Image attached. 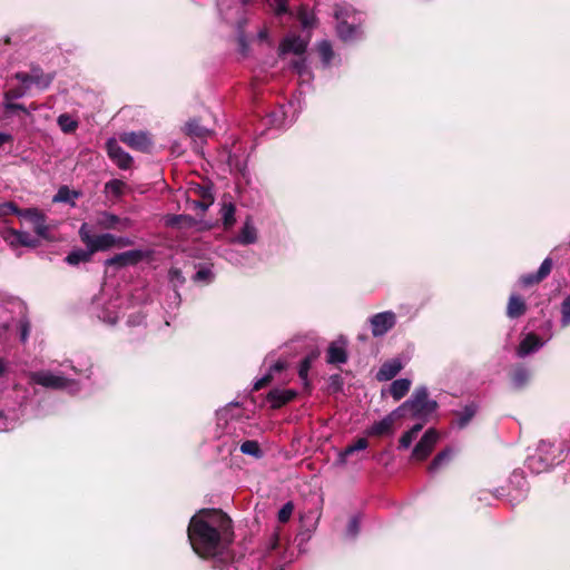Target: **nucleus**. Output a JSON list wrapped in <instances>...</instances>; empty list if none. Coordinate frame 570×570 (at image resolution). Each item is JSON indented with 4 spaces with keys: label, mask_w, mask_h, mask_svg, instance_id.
Masks as SVG:
<instances>
[{
    "label": "nucleus",
    "mask_w": 570,
    "mask_h": 570,
    "mask_svg": "<svg viewBox=\"0 0 570 570\" xmlns=\"http://www.w3.org/2000/svg\"><path fill=\"white\" fill-rule=\"evenodd\" d=\"M397 417H401L400 413H395V410L384 416L382 420L374 422L366 431L367 435L381 436L391 434L393 431L394 422Z\"/></svg>",
    "instance_id": "nucleus-17"
},
{
    "label": "nucleus",
    "mask_w": 570,
    "mask_h": 570,
    "mask_svg": "<svg viewBox=\"0 0 570 570\" xmlns=\"http://www.w3.org/2000/svg\"><path fill=\"white\" fill-rule=\"evenodd\" d=\"M118 307L117 299H109L108 302L105 298V295L101 294L96 296L92 299V311L96 316L109 325H115L118 320V312L116 308Z\"/></svg>",
    "instance_id": "nucleus-10"
},
{
    "label": "nucleus",
    "mask_w": 570,
    "mask_h": 570,
    "mask_svg": "<svg viewBox=\"0 0 570 570\" xmlns=\"http://www.w3.org/2000/svg\"><path fill=\"white\" fill-rule=\"evenodd\" d=\"M560 325L567 327L570 325V295H568L560 305Z\"/></svg>",
    "instance_id": "nucleus-40"
},
{
    "label": "nucleus",
    "mask_w": 570,
    "mask_h": 570,
    "mask_svg": "<svg viewBox=\"0 0 570 570\" xmlns=\"http://www.w3.org/2000/svg\"><path fill=\"white\" fill-rule=\"evenodd\" d=\"M19 330H20V341L26 343L28 341L30 334V323L23 317L19 321Z\"/></svg>",
    "instance_id": "nucleus-51"
},
{
    "label": "nucleus",
    "mask_w": 570,
    "mask_h": 570,
    "mask_svg": "<svg viewBox=\"0 0 570 570\" xmlns=\"http://www.w3.org/2000/svg\"><path fill=\"white\" fill-rule=\"evenodd\" d=\"M286 366V363L283 362V361H277L275 364L271 365L269 367V371L268 373H266L264 376H262L261 379L256 380L254 382V390H261L263 389L264 386H266L269 381L272 380V374L275 373V372H281L285 368Z\"/></svg>",
    "instance_id": "nucleus-33"
},
{
    "label": "nucleus",
    "mask_w": 570,
    "mask_h": 570,
    "mask_svg": "<svg viewBox=\"0 0 570 570\" xmlns=\"http://www.w3.org/2000/svg\"><path fill=\"white\" fill-rule=\"evenodd\" d=\"M81 196L80 191L72 190L67 186H62L58 189L57 194L53 196L55 203H66L75 206V200Z\"/></svg>",
    "instance_id": "nucleus-29"
},
{
    "label": "nucleus",
    "mask_w": 570,
    "mask_h": 570,
    "mask_svg": "<svg viewBox=\"0 0 570 570\" xmlns=\"http://www.w3.org/2000/svg\"><path fill=\"white\" fill-rule=\"evenodd\" d=\"M96 226L101 229L126 230L131 226V220L121 218L110 212H100L96 218Z\"/></svg>",
    "instance_id": "nucleus-13"
},
{
    "label": "nucleus",
    "mask_w": 570,
    "mask_h": 570,
    "mask_svg": "<svg viewBox=\"0 0 570 570\" xmlns=\"http://www.w3.org/2000/svg\"><path fill=\"white\" fill-rule=\"evenodd\" d=\"M32 383L41 385L47 389L66 390L71 394L80 391V383L73 379L65 376L61 372L55 373L51 371H36L29 374Z\"/></svg>",
    "instance_id": "nucleus-6"
},
{
    "label": "nucleus",
    "mask_w": 570,
    "mask_h": 570,
    "mask_svg": "<svg viewBox=\"0 0 570 570\" xmlns=\"http://www.w3.org/2000/svg\"><path fill=\"white\" fill-rule=\"evenodd\" d=\"M10 299H11V297L9 295L0 292V306L9 303Z\"/></svg>",
    "instance_id": "nucleus-62"
},
{
    "label": "nucleus",
    "mask_w": 570,
    "mask_h": 570,
    "mask_svg": "<svg viewBox=\"0 0 570 570\" xmlns=\"http://www.w3.org/2000/svg\"><path fill=\"white\" fill-rule=\"evenodd\" d=\"M275 11H276L277 14L286 13L287 12V4H286V2L283 1V0H278L277 3H276Z\"/></svg>",
    "instance_id": "nucleus-60"
},
{
    "label": "nucleus",
    "mask_w": 570,
    "mask_h": 570,
    "mask_svg": "<svg viewBox=\"0 0 570 570\" xmlns=\"http://www.w3.org/2000/svg\"><path fill=\"white\" fill-rule=\"evenodd\" d=\"M22 210L23 209H19L11 202H7V203L0 204V216H7V215H10V214H16L17 216L20 217V214L22 213Z\"/></svg>",
    "instance_id": "nucleus-47"
},
{
    "label": "nucleus",
    "mask_w": 570,
    "mask_h": 570,
    "mask_svg": "<svg viewBox=\"0 0 570 570\" xmlns=\"http://www.w3.org/2000/svg\"><path fill=\"white\" fill-rule=\"evenodd\" d=\"M452 456V451L450 449H445L441 451L429 465V472L435 473L441 469L444 464H446Z\"/></svg>",
    "instance_id": "nucleus-36"
},
{
    "label": "nucleus",
    "mask_w": 570,
    "mask_h": 570,
    "mask_svg": "<svg viewBox=\"0 0 570 570\" xmlns=\"http://www.w3.org/2000/svg\"><path fill=\"white\" fill-rule=\"evenodd\" d=\"M257 240V229L250 218H247L244 223L238 235L234 238V242L240 245H250Z\"/></svg>",
    "instance_id": "nucleus-23"
},
{
    "label": "nucleus",
    "mask_w": 570,
    "mask_h": 570,
    "mask_svg": "<svg viewBox=\"0 0 570 570\" xmlns=\"http://www.w3.org/2000/svg\"><path fill=\"white\" fill-rule=\"evenodd\" d=\"M301 24L304 29L312 28L315 23V17L313 13L307 12L305 9H301L298 13Z\"/></svg>",
    "instance_id": "nucleus-44"
},
{
    "label": "nucleus",
    "mask_w": 570,
    "mask_h": 570,
    "mask_svg": "<svg viewBox=\"0 0 570 570\" xmlns=\"http://www.w3.org/2000/svg\"><path fill=\"white\" fill-rule=\"evenodd\" d=\"M439 440V433L434 429L425 431L421 440L414 446L412 456L419 461L425 460L433 451Z\"/></svg>",
    "instance_id": "nucleus-12"
},
{
    "label": "nucleus",
    "mask_w": 570,
    "mask_h": 570,
    "mask_svg": "<svg viewBox=\"0 0 570 570\" xmlns=\"http://www.w3.org/2000/svg\"><path fill=\"white\" fill-rule=\"evenodd\" d=\"M297 392L292 389H274L269 391L267 400L272 407L277 409L294 400Z\"/></svg>",
    "instance_id": "nucleus-20"
},
{
    "label": "nucleus",
    "mask_w": 570,
    "mask_h": 570,
    "mask_svg": "<svg viewBox=\"0 0 570 570\" xmlns=\"http://www.w3.org/2000/svg\"><path fill=\"white\" fill-rule=\"evenodd\" d=\"M299 101L289 100L282 105L279 110L271 112L267 116V124L277 129H284L292 125L299 112Z\"/></svg>",
    "instance_id": "nucleus-8"
},
{
    "label": "nucleus",
    "mask_w": 570,
    "mask_h": 570,
    "mask_svg": "<svg viewBox=\"0 0 570 570\" xmlns=\"http://www.w3.org/2000/svg\"><path fill=\"white\" fill-rule=\"evenodd\" d=\"M334 17L336 19V32L341 40L348 42L362 37V12L356 11L347 3H337L335 4Z\"/></svg>",
    "instance_id": "nucleus-3"
},
{
    "label": "nucleus",
    "mask_w": 570,
    "mask_h": 570,
    "mask_svg": "<svg viewBox=\"0 0 570 570\" xmlns=\"http://www.w3.org/2000/svg\"><path fill=\"white\" fill-rule=\"evenodd\" d=\"M134 244V240L128 236H115V247H128Z\"/></svg>",
    "instance_id": "nucleus-57"
},
{
    "label": "nucleus",
    "mask_w": 570,
    "mask_h": 570,
    "mask_svg": "<svg viewBox=\"0 0 570 570\" xmlns=\"http://www.w3.org/2000/svg\"><path fill=\"white\" fill-rule=\"evenodd\" d=\"M124 187V181L119 179H111L105 185V191L110 193L115 196H120L122 194Z\"/></svg>",
    "instance_id": "nucleus-42"
},
{
    "label": "nucleus",
    "mask_w": 570,
    "mask_h": 570,
    "mask_svg": "<svg viewBox=\"0 0 570 570\" xmlns=\"http://www.w3.org/2000/svg\"><path fill=\"white\" fill-rule=\"evenodd\" d=\"M240 452L246 455L259 459L263 456V452L257 441L248 440L240 444Z\"/></svg>",
    "instance_id": "nucleus-38"
},
{
    "label": "nucleus",
    "mask_w": 570,
    "mask_h": 570,
    "mask_svg": "<svg viewBox=\"0 0 570 570\" xmlns=\"http://www.w3.org/2000/svg\"><path fill=\"white\" fill-rule=\"evenodd\" d=\"M144 252L141 249L127 250L105 261L106 266L125 267L128 265H135L144 258Z\"/></svg>",
    "instance_id": "nucleus-16"
},
{
    "label": "nucleus",
    "mask_w": 570,
    "mask_h": 570,
    "mask_svg": "<svg viewBox=\"0 0 570 570\" xmlns=\"http://www.w3.org/2000/svg\"><path fill=\"white\" fill-rule=\"evenodd\" d=\"M120 140L134 149L146 151L151 147V140L146 132H124Z\"/></svg>",
    "instance_id": "nucleus-18"
},
{
    "label": "nucleus",
    "mask_w": 570,
    "mask_h": 570,
    "mask_svg": "<svg viewBox=\"0 0 570 570\" xmlns=\"http://www.w3.org/2000/svg\"><path fill=\"white\" fill-rule=\"evenodd\" d=\"M360 531V518L357 515H354L347 525L346 529V535L350 538H355Z\"/></svg>",
    "instance_id": "nucleus-50"
},
{
    "label": "nucleus",
    "mask_w": 570,
    "mask_h": 570,
    "mask_svg": "<svg viewBox=\"0 0 570 570\" xmlns=\"http://www.w3.org/2000/svg\"><path fill=\"white\" fill-rule=\"evenodd\" d=\"M57 122L65 134H71L78 128V121L68 114L60 115Z\"/></svg>",
    "instance_id": "nucleus-37"
},
{
    "label": "nucleus",
    "mask_w": 570,
    "mask_h": 570,
    "mask_svg": "<svg viewBox=\"0 0 570 570\" xmlns=\"http://www.w3.org/2000/svg\"><path fill=\"white\" fill-rule=\"evenodd\" d=\"M423 429V423L414 424L409 431L402 434L399 441L400 449H407L417 438L419 432Z\"/></svg>",
    "instance_id": "nucleus-34"
},
{
    "label": "nucleus",
    "mask_w": 570,
    "mask_h": 570,
    "mask_svg": "<svg viewBox=\"0 0 570 570\" xmlns=\"http://www.w3.org/2000/svg\"><path fill=\"white\" fill-rule=\"evenodd\" d=\"M14 426L16 423L0 411V432L12 430Z\"/></svg>",
    "instance_id": "nucleus-55"
},
{
    "label": "nucleus",
    "mask_w": 570,
    "mask_h": 570,
    "mask_svg": "<svg viewBox=\"0 0 570 570\" xmlns=\"http://www.w3.org/2000/svg\"><path fill=\"white\" fill-rule=\"evenodd\" d=\"M168 278L174 287H177L184 284L185 282V277L183 276V273L178 268H170L168 272Z\"/></svg>",
    "instance_id": "nucleus-48"
},
{
    "label": "nucleus",
    "mask_w": 570,
    "mask_h": 570,
    "mask_svg": "<svg viewBox=\"0 0 570 570\" xmlns=\"http://www.w3.org/2000/svg\"><path fill=\"white\" fill-rule=\"evenodd\" d=\"M186 132L190 137L200 138L204 139L212 135V131L203 126L199 125V122L195 119L188 121L186 124Z\"/></svg>",
    "instance_id": "nucleus-35"
},
{
    "label": "nucleus",
    "mask_w": 570,
    "mask_h": 570,
    "mask_svg": "<svg viewBox=\"0 0 570 570\" xmlns=\"http://www.w3.org/2000/svg\"><path fill=\"white\" fill-rule=\"evenodd\" d=\"M13 136L9 132H2L0 131V147H2L4 144L12 142Z\"/></svg>",
    "instance_id": "nucleus-59"
},
{
    "label": "nucleus",
    "mask_w": 570,
    "mask_h": 570,
    "mask_svg": "<svg viewBox=\"0 0 570 570\" xmlns=\"http://www.w3.org/2000/svg\"><path fill=\"white\" fill-rule=\"evenodd\" d=\"M312 362H313V357L308 355L301 361L299 366H298V376L302 380L304 386H306V387L309 385L308 372L312 367Z\"/></svg>",
    "instance_id": "nucleus-39"
},
{
    "label": "nucleus",
    "mask_w": 570,
    "mask_h": 570,
    "mask_svg": "<svg viewBox=\"0 0 570 570\" xmlns=\"http://www.w3.org/2000/svg\"><path fill=\"white\" fill-rule=\"evenodd\" d=\"M8 364L4 360L0 358V376H2L7 371Z\"/></svg>",
    "instance_id": "nucleus-63"
},
{
    "label": "nucleus",
    "mask_w": 570,
    "mask_h": 570,
    "mask_svg": "<svg viewBox=\"0 0 570 570\" xmlns=\"http://www.w3.org/2000/svg\"><path fill=\"white\" fill-rule=\"evenodd\" d=\"M476 411H478V406L475 403L471 402V403L466 404L462 411L456 412L458 417L455 421V425L459 429L465 428L470 423V421L473 419Z\"/></svg>",
    "instance_id": "nucleus-27"
},
{
    "label": "nucleus",
    "mask_w": 570,
    "mask_h": 570,
    "mask_svg": "<svg viewBox=\"0 0 570 570\" xmlns=\"http://www.w3.org/2000/svg\"><path fill=\"white\" fill-rule=\"evenodd\" d=\"M28 89L21 85V88L9 89L4 92V101H12L14 99H19L26 95Z\"/></svg>",
    "instance_id": "nucleus-49"
},
{
    "label": "nucleus",
    "mask_w": 570,
    "mask_h": 570,
    "mask_svg": "<svg viewBox=\"0 0 570 570\" xmlns=\"http://www.w3.org/2000/svg\"><path fill=\"white\" fill-rule=\"evenodd\" d=\"M169 299L174 307H177L180 304V295L176 288L173 289L171 294L169 295Z\"/></svg>",
    "instance_id": "nucleus-58"
},
{
    "label": "nucleus",
    "mask_w": 570,
    "mask_h": 570,
    "mask_svg": "<svg viewBox=\"0 0 570 570\" xmlns=\"http://www.w3.org/2000/svg\"><path fill=\"white\" fill-rule=\"evenodd\" d=\"M367 446H368V442H367L366 439H364V438L358 439L354 444H351V445L346 446L343 451H341L338 453L337 462L340 464H345L346 463V459H347L348 455H351V454H353L354 452H357V451H363Z\"/></svg>",
    "instance_id": "nucleus-31"
},
{
    "label": "nucleus",
    "mask_w": 570,
    "mask_h": 570,
    "mask_svg": "<svg viewBox=\"0 0 570 570\" xmlns=\"http://www.w3.org/2000/svg\"><path fill=\"white\" fill-rule=\"evenodd\" d=\"M107 154L109 158L120 168L129 169L132 164V157L125 151L115 138H110L106 142Z\"/></svg>",
    "instance_id": "nucleus-15"
},
{
    "label": "nucleus",
    "mask_w": 570,
    "mask_h": 570,
    "mask_svg": "<svg viewBox=\"0 0 570 570\" xmlns=\"http://www.w3.org/2000/svg\"><path fill=\"white\" fill-rule=\"evenodd\" d=\"M238 41H239V45L242 47V51L245 52V50H246L245 37L244 36H239Z\"/></svg>",
    "instance_id": "nucleus-64"
},
{
    "label": "nucleus",
    "mask_w": 570,
    "mask_h": 570,
    "mask_svg": "<svg viewBox=\"0 0 570 570\" xmlns=\"http://www.w3.org/2000/svg\"><path fill=\"white\" fill-rule=\"evenodd\" d=\"M308 41L299 36H287L279 45L278 55L284 57L287 53H293L297 58L289 63L291 69L298 75L302 81H311L313 78L308 63L304 53L306 51Z\"/></svg>",
    "instance_id": "nucleus-4"
},
{
    "label": "nucleus",
    "mask_w": 570,
    "mask_h": 570,
    "mask_svg": "<svg viewBox=\"0 0 570 570\" xmlns=\"http://www.w3.org/2000/svg\"><path fill=\"white\" fill-rule=\"evenodd\" d=\"M541 282L540 279H537V274L535 273H531V274H527V275H523L520 277V284L524 287H528V286H531L533 284H537Z\"/></svg>",
    "instance_id": "nucleus-56"
},
{
    "label": "nucleus",
    "mask_w": 570,
    "mask_h": 570,
    "mask_svg": "<svg viewBox=\"0 0 570 570\" xmlns=\"http://www.w3.org/2000/svg\"><path fill=\"white\" fill-rule=\"evenodd\" d=\"M317 52L320 55L323 67H330L334 58V51L331 42L327 40L320 41L317 43Z\"/></svg>",
    "instance_id": "nucleus-32"
},
{
    "label": "nucleus",
    "mask_w": 570,
    "mask_h": 570,
    "mask_svg": "<svg viewBox=\"0 0 570 570\" xmlns=\"http://www.w3.org/2000/svg\"><path fill=\"white\" fill-rule=\"evenodd\" d=\"M142 318H144V317H142V316H140V315H138V316H137V320H136V318H134V316H130V317H129V320H128V324H129V325H139V324H141Z\"/></svg>",
    "instance_id": "nucleus-61"
},
{
    "label": "nucleus",
    "mask_w": 570,
    "mask_h": 570,
    "mask_svg": "<svg viewBox=\"0 0 570 570\" xmlns=\"http://www.w3.org/2000/svg\"><path fill=\"white\" fill-rule=\"evenodd\" d=\"M411 384H412V382L409 379H397V380L393 381L390 386V393H391L392 397L395 401L401 400L409 392Z\"/></svg>",
    "instance_id": "nucleus-28"
},
{
    "label": "nucleus",
    "mask_w": 570,
    "mask_h": 570,
    "mask_svg": "<svg viewBox=\"0 0 570 570\" xmlns=\"http://www.w3.org/2000/svg\"><path fill=\"white\" fill-rule=\"evenodd\" d=\"M279 544V533L274 531L266 541V550L268 552L275 550Z\"/></svg>",
    "instance_id": "nucleus-52"
},
{
    "label": "nucleus",
    "mask_w": 570,
    "mask_h": 570,
    "mask_svg": "<svg viewBox=\"0 0 570 570\" xmlns=\"http://www.w3.org/2000/svg\"><path fill=\"white\" fill-rule=\"evenodd\" d=\"M346 361V342L344 340L333 342L327 348V362L330 364H343Z\"/></svg>",
    "instance_id": "nucleus-22"
},
{
    "label": "nucleus",
    "mask_w": 570,
    "mask_h": 570,
    "mask_svg": "<svg viewBox=\"0 0 570 570\" xmlns=\"http://www.w3.org/2000/svg\"><path fill=\"white\" fill-rule=\"evenodd\" d=\"M14 78L24 87V89L37 87L43 90L50 86L53 76L45 73L39 67H32L30 72H17Z\"/></svg>",
    "instance_id": "nucleus-9"
},
{
    "label": "nucleus",
    "mask_w": 570,
    "mask_h": 570,
    "mask_svg": "<svg viewBox=\"0 0 570 570\" xmlns=\"http://www.w3.org/2000/svg\"><path fill=\"white\" fill-rule=\"evenodd\" d=\"M94 227L88 223H82L79 227L78 234L80 240L86 247H89L92 254L97 252H107L115 247V235L110 233H102L98 235L92 234Z\"/></svg>",
    "instance_id": "nucleus-7"
},
{
    "label": "nucleus",
    "mask_w": 570,
    "mask_h": 570,
    "mask_svg": "<svg viewBox=\"0 0 570 570\" xmlns=\"http://www.w3.org/2000/svg\"><path fill=\"white\" fill-rule=\"evenodd\" d=\"M531 379V372L524 366H518L511 374V384L514 389L520 390L524 387Z\"/></svg>",
    "instance_id": "nucleus-26"
},
{
    "label": "nucleus",
    "mask_w": 570,
    "mask_h": 570,
    "mask_svg": "<svg viewBox=\"0 0 570 570\" xmlns=\"http://www.w3.org/2000/svg\"><path fill=\"white\" fill-rule=\"evenodd\" d=\"M62 366H63V367H69V368H71V370L75 372V374L80 375V376H83V377H86V379H90L91 373H92V372H91V365H89V366H88V367H86V368H78V367L73 366L71 363H69V364H63Z\"/></svg>",
    "instance_id": "nucleus-54"
},
{
    "label": "nucleus",
    "mask_w": 570,
    "mask_h": 570,
    "mask_svg": "<svg viewBox=\"0 0 570 570\" xmlns=\"http://www.w3.org/2000/svg\"><path fill=\"white\" fill-rule=\"evenodd\" d=\"M527 311V305L523 298L517 294H512L509 298L507 306V315L510 318H518L522 316Z\"/></svg>",
    "instance_id": "nucleus-24"
},
{
    "label": "nucleus",
    "mask_w": 570,
    "mask_h": 570,
    "mask_svg": "<svg viewBox=\"0 0 570 570\" xmlns=\"http://www.w3.org/2000/svg\"><path fill=\"white\" fill-rule=\"evenodd\" d=\"M371 332L374 337L385 335L396 324V315L392 311L374 314L370 318Z\"/></svg>",
    "instance_id": "nucleus-11"
},
{
    "label": "nucleus",
    "mask_w": 570,
    "mask_h": 570,
    "mask_svg": "<svg viewBox=\"0 0 570 570\" xmlns=\"http://www.w3.org/2000/svg\"><path fill=\"white\" fill-rule=\"evenodd\" d=\"M92 252L89 247L72 249L65 258L68 265L77 266L80 263H88L92 258Z\"/></svg>",
    "instance_id": "nucleus-25"
},
{
    "label": "nucleus",
    "mask_w": 570,
    "mask_h": 570,
    "mask_svg": "<svg viewBox=\"0 0 570 570\" xmlns=\"http://www.w3.org/2000/svg\"><path fill=\"white\" fill-rule=\"evenodd\" d=\"M222 218L225 227H230L235 223V206L233 204L224 205Z\"/></svg>",
    "instance_id": "nucleus-41"
},
{
    "label": "nucleus",
    "mask_w": 570,
    "mask_h": 570,
    "mask_svg": "<svg viewBox=\"0 0 570 570\" xmlns=\"http://www.w3.org/2000/svg\"><path fill=\"white\" fill-rule=\"evenodd\" d=\"M552 269V259L550 257H547L540 265L537 274V279H544L548 277V275L551 273Z\"/></svg>",
    "instance_id": "nucleus-43"
},
{
    "label": "nucleus",
    "mask_w": 570,
    "mask_h": 570,
    "mask_svg": "<svg viewBox=\"0 0 570 570\" xmlns=\"http://www.w3.org/2000/svg\"><path fill=\"white\" fill-rule=\"evenodd\" d=\"M563 449L550 442L541 441L534 454L528 456L527 468L533 473L549 471L562 461Z\"/></svg>",
    "instance_id": "nucleus-5"
},
{
    "label": "nucleus",
    "mask_w": 570,
    "mask_h": 570,
    "mask_svg": "<svg viewBox=\"0 0 570 570\" xmlns=\"http://www.w3.org/2000/svg\"><path fill=\"white\" fill-rule=\"evenodd\" d=\"M438 403L434 400L429 399V392L425 386L415 389L411 397L402 403L395 413H400L401 417H411L419 420V423H425L435 412Z\"/></svg>",
    "instance_id": "nucleus-2"
},
{
    "label": "nucleus",
    "mask_w": 570,
    "mask_h": 570,
    "mask_svg": "<svg viewBox=\"0 0 570 570\" xmlns=\"http://www.w3.org/2000/svg\"><path fill=\"white\" fill-rule=\"evenodd\" d=\"M10 234L13 236L12 245L19 244L27 247H36L39 244V240L28 232L11 229Z\"/></svg>",
    "instance_id": "nucleus-30"
},
{
    "label": "nucleus",
    "mask_w": 570,
    "mask_h": 570,
    "mask_svg": "<svg viewBox=\"0 0 570 570\" xmlns=\"http://www.w3.org/2000/svg\"><path fill=\"white\" fill-rule=\"evenodd\" d=\"M403 368V364L399 358H392L382 364L376 373V379L380 382H385L392 380L396 376L401 370Z\"/></svg>",
    "instance_id": "nucleus-21"
},
{
    "label": "nucleus",
    "mask_w": 570,
    "mask_h": 570,
    "mask_svg": "<svg viewBox=\"0 0 570 570\" xmlns=\"http://www.w3.org/2000/svg\"><path fill=\"white\" fill-rule=\"evenodd\" d=\"M3 107L7 111L20 110V111L26 112L27 115L30 114L29 109L27 107H24L22 104H16L13 101H3Z\"/></svg>",
    "instance_id": "nucleus-53"
},
{
    "label": "nucleus",
    "mask_w": 570,
    "mask_h": 570,
    "mask_svg": "<svg viewBox=\"0 0 570 570\" xmlns=\"http://www.w3.org/2000/svg\"><path fill=\"white\" fill-rule=\"evenodd\" d=\"M294 510V505L292 502H286L278 511L277 518L278 521L285 523L289 520Z\"/></svg>",
    "instance_id": "nucleus-46"
},
{
    "label": "nucleus",
    "mask_w": 570,
    "mask_h": 570,
    "mask_svg": "<svg viewBox=\"0 0 570 570\" xmlns=\"http://www.w3.org/2000/svg\"><path fill=\"white\" fill-rule=\"evenodd\" d=\"M20 217L28 220L32 225L33 230L38 237L43 239L49 238V228L46 222V216L40 210L37 208H27L22 210Z\"/></svg>",
    "instance_id": "nucleus-14"
},
{
    "label": "nucleus",
    "mask_w": 570,
    "mask_h": 570,
    "mask_svg": "<svg viewBox=\"0 0 570 570\" xmlns=\"http://www.w3.org/2000/svg\"><path fill=\"white\" fill-rule=\"evenodd\" d=\"M187 534L199 557H220L232 542L230 519L219 510H200L190 519Z\"/></svg>",
    "instance_id": "nucleus-1"
},
{
    "label": "nucleus",
    "mask_w": 570,
    "mask_h": 570,
    "mask_svg": "<svg viewBox=\"0 0 570 570\" xmlns=\"http://www.w3.org/2000/svg\"><path fill=\"white\" fill-rule=\"evenodd\" d=\"M544 345V342L540 340L535 334L530 333L524 336V338L520 342L519 347L517 350L518 357H527L530 354L535 353Z\"/></svg>",
    "instance_id": "nucleus-19"
},
{
    "label": "nucleus",
    "mask_w": 570,
    "mask_h": 570,
    "mask_svg": "<svg viewBox=\"0 0 570 570\" xmlns=\"http://www.w3.org/2000/svg\"><path fill=\"white\" fill-rule=\"evenodd\" d=\"M214 278V274L209 267L199 268L194 275V281L210 283Z\"/></svg>",
    "instance_id": "nucleus-45"
}]
</instances>
